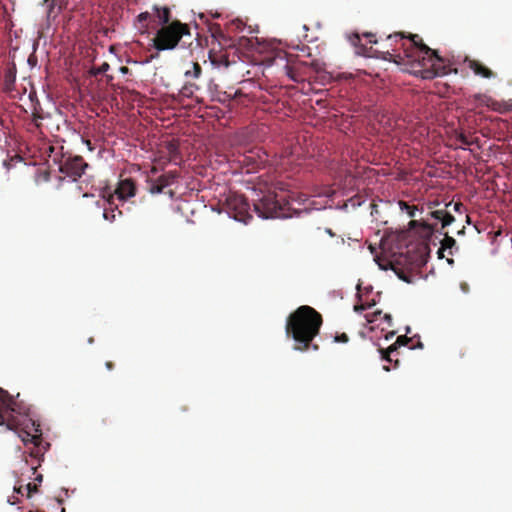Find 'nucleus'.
Instances as JSON below:
<instances>
[{
	"label": "nucleus",
	"instance_id": "25",
	"mask_svg": "<svg viewBox=\"0 0 512 512\" xmlns=\"http://www.w3.org/2000/svg\"><path fill=\"white\" fill-rule=\"evenodd\" d=\"M450 206H452V202L446 204V208H448ZM462 208H463V204L461 202H456L453 204V209L456 212H460Z\"/></svg>",
	"mask_w": 512,
	"mask_h": 512
},
{
	"label": "nucleus",
	"instance_id": "3",
	"mask_svg": "<svg viewBox=\"0 0 512 512\" xmlns=\"http://www.w3.org/2000/svg\"><path fill=\"white\" fill-rule=\"evenodd\" d=\"M429 215L441 222V229L438 230L436 228L437 224H430L427 220L421 219V220H411L409 222V228L410 229H416L418 228V233L421 235V237L425 239H430L434 232H439L440 234L444 235L443 240L441 241V247L438 250V256L439 258H443V252L447 249L450 250V254H453L452 248L456 246V241L453 237L449 236L447 232L443 233L442 229L445 227L451 225L455 218L454 216L447 211L446 209H437L434 211H431Z\"/></svg>",
	"mask_w": 512,
	"mask_h": 512
},
{
	"label": "nucleus",
	"instance_id": "18",
	"mask_svg": "<svg viewBox=\"0 0 512 512\" xmlns=\"http://www.w3.org/2000/svg\"><path fill=\"white\" fill-rule=\"evenodd\" d=\"M399 207L402 211L406 212L409 217L414 218L416 216L417 207L409 205L405 201H399Z\"/></svg>",
	"mask_w": 512,
	"mask_h": 512
},
{
	"label": "nucleus",
	"instance_id": "13",
	"mask_svg": "<svg viewBox=\"0 0 512 512\" xmlns=\"http://www.w3.org/2000/svg\"><path fill=\"white\" fill-rule=\"evenodd\" d=\"M464 63L477 76L490 79V78L495 77V75H496L491 69H489L487 66H485L483 63H481L478 60L470 59V58L466 57L464 60Z\"/></svg>",
	"mask_w": 512,
	"mask_h": 512
},
{
	"label": "nucleus",
	"instance_id": "15",
	"mask_svg": "<svg viewBox=\"0 0 512 512\" xmlns=\"http://www.w3.org/2000/svg\"><path fill=\"white\" fill-rule=\"evenodd\" d=\"M486 105L499 113H507L512 111V100H510V102H498L492 100L491 98H487Z\"/></svg>",
	"mask_w": 512,
	"mask_h": 512
},
{
	"label": "nucleus",
	"instance_id": "39",
	"mask_svg": "<svg viewBox=\"0 0 512 512\" xmlns=\"http://www.w3.org/2000/svg\"><path fill=\"white\" fill-rule=\"evenodd\" d=\"M169 150H170V152H171V153H173L174 151H176V147H175L174 145H172V144H171V145L169 146Z\"/></svg>",
	"mask_w": 512,
	"mask_h": 512
},
{
	"label": "nucleus",
	"instance_id": "11",
	"mask_svg": "<svg viewBox=\"0 0 512 512\" xmlns=\"http://www.w3.org/2000/svg\"><path fill=\"white\" fill-rule=\"evenodd\" d=\"M22 441L25 445L33 444V447L30 450V456L36 459H40L44 452L46 451V447L42 446V437L39 435H31L30 433L24 431L23 435H20Z\"/></svg>",
	"mask_w": 512,
	"mask_h": 512
},
{
	"label": "nucleus",
	"instance_id": "33",
	"mask_svg": "<svg viewBox=\"0 0 512 512\" xmlns=\"http://www.w3.org/2000/svg\"><path fill=\"white\" fill-rule=\"evenodd\" d=\"M85 144L89 148L90 151L94 150V147L92 146V143L90 140H85Z\"/></svg>",
	"mask_w": 512,
	"mask_h": 512
},
{
	"label": "nucleus",
	"instance_id": "20",
	"mask_svg": "<svg viewBox=\"0 0 512 512\" xmlns=\"http://www.w3.org/2000/svg\"><path fill=\"white\" fill-rule=\"evenodd\" d=\"M456 139L461 143L459 148L464 149L463 146L473 145V141H471L464 133H459Z\"/></svg>",
	"mask_w": 512,
	"mask_h": 512
},
{
	"label": "nucleus",
	"instance_id": "44",
	"mask_svg": "<svg viewBox=\"0 0 512 512\" xmlns=\"http://www.w3.org/2000/svg\"><path fill=\"white\" fill-rule=\"evenodd\" d=\"M36 469H37V467H32V468H31V470H32L33 474L36 472Z\"/></svg>",
	"mask_w": 512,
	"mask_h": 512
},
{
	"label": "nucleus",
	"instance_id": "22",
	"mask_svg": "<svg viewBox=\"0 0 512 512\" xmlns=\"http://www.w3.org/2000/svg\"><path fill=\"white\" fill-rule=\"evenodd\" d=\"M26 497L31 498L32 494L38 491L36 483H27L25 485Z\"/></svg>",
	"mask_w": 512,
	"mask_h": 512
},
{
	"label": "nucleus",
	"instance_id": "6",
	"mask_svg": "<svg viewBox=\"0 0 512 512\" xmlns=\"http://www.w3.org/2000/svg\"><path fill=\"white\" fill-rule=\"evenodd\" d=\"M189 34V27L179 21L160 28L153 39L154 47L158 51L174 49L183 35Z\"/></svg>",
	"mask_w": 512,
	"mask_h": 512
},
{
	"label": "nucleus",
	"instance_id": "19",
	"mask_svg": "<svg viewBox=\"0 0 512 512\" xmlns=\"http://www.w3.org/2000/svg\"><path fill=\"white\" fill-rule=\"evenodd\" d=\"M32 117H33V122L35 123L36 127L39 128L40 123L38 121L44 118V116L42 114V109L39 106V104H37V106H34Z\"/></svg>",
	"mask_w": 512,
	"mask_h": 512
},
{
	"label": "nucleus",
	"instance_id": "21",
	"mask_svg": "<svg viewBox=\"0 0 512 512\" xmlns=\"http://www.w3.org/2000/svg\"><path fill=\"white\" fill-rule=\"evenodd\" d=\"M374 305H375V301H372V302H369V303L356 304L354 306V311L358 312V313H361V312L367 310L368 308H370V307H372Z\"/></svg>",
	"mask_w": 512,
	"mask_h": 512
},
{
	"label": "nucleus",
	"instance_id": "31",
	"mask_svg": "<svg viewBox=\"0 0 512 512\" xmlns=\"http://www.w3.org/2000/svg\"><path fill=\"white\" fill-rule=\"evenodd\" d=\"M383 319L389 324L391 325L392 323V316L390 314H384L383 316Z\"/></svg>",
	"mask_w": 512,
	"mask_h": 512
},
{
	"label": "nucleus",
	"instance_id": "47",
	"mask_svg": "<svg viewBox=\"0 0 512 512\" xmlns=\"http://www.w3.org/2000/svg\"><path fill=\"white\" fill-rule=\"evenodd\" d=\"M377 41L376 40H370V43H376Z\"/></svg>",
	"mask_w": 512,
	"mask_h": 512
},
{
	"label": "nucleus",
	"instance_id": "24",
	"mask_svg": "<svg viewBox=\"0 0 512 512\" xmlns=\"http://www.w3.org/2000/svg\"><path fill=\"white\" fill-rule=\"evenodd\" d=\"M335 341L339 343H347L349 341V337L346 333H341L335 336Z\"/></svg>",
	"mask_w": 512,
	"mask_h": 512
},
{
	"label": "nucleus",
	"instance_id": "34",
	"mask_svg": "<svg viewBox=\"0 0 512 512\" xmlns=\"http://www.w3.org/2000/svg\"><path fill=\"white\" fill-rule=\"evenodd\" d=\"M313 66L316 71H320L322 69V66L318 62H314Z\"/></svg>",
	"mask_w": 512,
	"mask_h": 512
},
{
	"label": "nucleus",
	"instance_id": "1",
	"mask_svg": "<svg viewBox=\"0 0 512 512\" xmlns=\"http://www.w3.org/2000/svg\"><path fill=\"white\" fill-rule=\"evenodd\" d=\"M387 50L383 51V59L402 64L405 61L419 67L423 79L457 73L446 64L444 57L437 50L431 49L418 34L405 35L403 32L390 34L386 38Z\"/></svg>",
	"mask_w": 512,
	"mask_h": 512
},
{
	"label": "nucleus",
	"instance_id": "30",
	"mask_svg": "<svg viewBox=\"0 0 512 512\" xmlns=\"http://www.w3.org/2000/svg\"><path fill=\"white\" fill-rule=\"evenodd\" d=\"M182 93L186 96H189L190 94H192V90H189L188 85H185L182 89Z\"/></svg>",
	"mask_w": 512,
	"mask_h": 512
},
{
	"label": "nucleus",
	"instance_id": "41",
	"mask_svg": "<svg viewBox=\"0 0 512 512\" xmlns=\"http://www.w3.org/2000/svg\"><path fill=\"white\" fill-rule=\"evenodd\" d=\"M245 159L247 160H253V156L252 155H249V156H246Z\"/></svg>",
	"mask_w": 512,
	"mask_h": 512
},
{
	"label": "nucleus",
	"instance_id": "42",
	"mask_svg": "<svg viewBox=\"0 0 512 512\" xmlns=\"http://www.w3.org/2000/svg\"><path fill=\"white\" fill-rule=\"evenodd\" d=\"M466 221H467V223L471 222L470 217L468 215L466 216Z\"/></svg>",
	"mask_w": 512,
	"mask_h": 512
},
{
	"label": "nucleus",
	"instance_id": "46",
	"mask_svg": "<svg viewBox=\"0 0 512 512\" xmlns=\"http://www.w3.org/2000/svg\"><path fill=\"white\" fill-rule=\"evenodd\" d=\"M367 37H374L373 34H366Z\"/></svg>",
	"mask_w": 512,
	"mask_h": 512
},
{
	"label": "nucleus",
	"instance_id": "37",
	"mask_svg": "<svg viewBox=\"0 0 512 512\" xmlns=\"http://www.w3.org/2000/svg\"><path fill=\"white\" fill-rule=\"evenodd\" d=\"M120 71H121L122 73H124V74H125V73H128L129 69H128V67H126V66H122V67L120 68Z\"/></svg>",
	"mask_w": 512,
	"mask_h": 512
},
{
	"label": "nucleus",
	"instance_id": "43",
	"mask_svg": "<svg viewBox=\"0 0 512 512\" xmlns=\"http://www.w3.org/2000/svg\"><path fill=\"white\" fill-rule=\"evenodd\" d=\"M475 98H477V99H482V98H484V97H483V96H481V95H476V96H475Z\"/></svg>",
	"mask_w": 512,
	"mask_h": 512
},
{
	"label": "nucleus",
	"instance_id": "23",
	"mask_svg": "<svg viewBox=\"0 0 512 512\" xmlns=\"http://www.w3.org/2000/svg\"><path fill=\"white\" fill-rule=\"evenodd\" d=\"M381 314H382V311L377 310V311H375V312H373V313H371V314H366V315H365V318H366V320H367L369 323H372V322L376 321V320H377V318H378V316H380Z\"/></svg>",
	"mask_w": 512,
	"mask_h": 512
},
{
	"label": "nucleus",
	"instance_id": "5",
	"mask_svg": "<svg viewBox=\"0 0 512 512\" xmlns=\"http://www.w3.org/2000/svg\"><path fill=\"white\" fill-rule=\"evenodd\" d=\"M27 413L7 391L0 388V426L17 430L26 420Z\"/></svg>",
	"mask_w": 512,
	"mask_h": 512
},
{
	"label": "nucleus",
	"instance_id": "10",
	"mask_svg": "<svg viewBox=\"0 0 512 512\" xmlns=\"http://www.w3.org/2000/svg\"><path fill=\"white\" fill-rule=\"evenodd\" d=\"M88 167V163L85 162L83 157L74 156L68 157L60 165V171L68 177H71L74 181L80 178L85 169Z\"/></svg>",
	"mask_w": 512,
	"mask_h": 512
},
{
	"label": "nucleus",
	"instance_id": "7",
	"mask_svg": "<svg viewBox=\"0 0 512 512\" xmlns=\"http://www.w3.org/2000/svg\"><path fill=\"white\" fill-rule=\"evenodd\" d=\"M158 168L153 166L146 179V189L150 194H167L170 198H173L175 192L169 189L171 185L177 182L180 178V173L176 170L165 172L161 175L156 176Z\"/></svg>",
	"mask_w": 512,
	"mask_h": 512
},
{
	"label": "nucleus",
	"instance_id": "35",
	"mask_svg": "<svg viewBox=\"0 0 512 512\" xmlns=\"http://www.w3.org/2000/svg\"><path fill=\"white\" fill-rule=\"evenodd\" d=\"M44 3L48 4V6H49V12L48 13H50L51 10L54 8V5L52 3H49V0H44Z\"/></svg>",
	"mask_w": 512,
	"mask_h": 512
},
{
	"label": "nucleus",
	"instance_id": "28",
	"mask_svg": "<svg viewBox=\"0 0 512 512\" xmlns=\"http://www.w3.org/2000/svg\"><path fill=\"white\" fill-rule=\"evenodd\" d=\"M39 175L42 177L43 181H48L50 179V173L47 170L41 171Z\"/></svg>",
	"mask_w": 512,
	"mask_h": 512
},
{
	"label": "nucleus",
	"instance_id": "9",
	"mask_svg": "<svg viewBox=\"0 0 512 512\" xmlns=\"http://www.w3.org/2000/svg\"><path fill=\"white\" fill-rule=\"evenodd\" d=\"M155 13L152 15L149 12L140 13L137 18V27L140 30H146L148 28V21L156 22L158 25H165L170 20V10L167 7L158 8L154 7Z\"/></svg>",
	"mask_w": 512,
	"mask_h": 512
},
{
	"label": "nucleus",
	"instance_id": "38",
	"mask_svg": "<svg viewBox=\"0 0 512 512\" xmlns=\"http://www.w3.org/2000/svg\"><path fill=\"white\" fill-rule=\"evenodd\" d=\"M458 235H464L465 234V227H462V229H460L458 232H457Z\"/></svg>",
	"mask_w": 512,
	"mask_h": 512
},
{
	"label": "nucleus",
	"instance_id": "8",
	"mask_svg": "<svg viewBox=\"0 0 512 512\" xmlns=\"http://www.w3.org/2000/svg\"><path fill=\"white\" fill-rule=\"evenodd\" d=\"M225 211L233 219L246 223L251 214L250 206L243 195L232 193L225 200Z\"/></svg>",
	"mask_w": 512,
	"mask_h": 512
},
{
	"label": "nucleus",
	"instance_id": "26",
	"mask_svg": "<svg viewBox=\"0 0 512 512\" xmlns=\"http://www.w3.org/2000/svg\"><path fill=\"white\" fill-rule=\"evenodd\" d=\"M14 492L18 495L24 496L26 494L25 485H19L14 487Z\"/></svg>",
	"mask_w": 512,
	"mask_h": 512
},
{
	"label": "nucleus",
	"instance_id": "14",
	"mask_svg": "<svg viewBox=\"0 0 512 512\" xmlns=\"http://www.w3.org/2000/svg\"><path fill=\"white\" fill-rule=\"evenodd\" d=\"M410 341H411V339L405 335L399 336L397 338L396 342L394 344H392L391 346H389L386 350H383V349L380 350L382 353V359H384L387 362H391L392 361V359L390 358L391 353L396 351L398 346L406 345Z\"/></svg>",
	"mask_w": 512,
	"mask_h": 512
},
{
	"label": "nucleus",
	"instance_id": "16",
	"mask_svg": "<svg viewBox=\"0 0 512 512\" xmlns=\"http://www.w3.org/2000/svg\"><path fill=\"white\" fill-rule=\"evenodd\" d=\"M108 204L109 207L104 208L103 217L109 222H114L116 221L117 217L122 216V211H120L117 206L113 208L111 201H108Z\"/></svg>",
	"mask_w": 512,
	"mask_h": 512
},
{
	"label": "nucleus",
	"instance_id": "27",
	"mask_svg": "<svg viewBox=\"0 0 512 512\" xmlns=\"http://www.w3.org/2000/svg\"><path fill=\"white\" fill-rule=\"evenodd\" d=\"M109 69V64L104 62L97 70L96 74L104 73Z\"/></svg>",
	"mask_w": 512,
	"mask_h": 512
},
{
	"label": "nucleus",
	"instance_id": "29",
	"mask_svg": "<svg viewBox=\"0 0 512 512\" xmlns=\"http://www.w3.org/2000/svg\"><path fill=\"white\" fill-rule=\"evenodd\" d=\"M19 502V497L18 496H11L8 498V503L11 504V505H14L16 503Z\"/></svg>",
	"mask_w": 512,
	"mask_h": 512
},
{
	"label": "nucleus",
	"instance_id": "45",
	"mask_svg": "<svg viewBox=\"0 0 512 512\" xmlns=\"http://www.w3.org/2000/svg\"><path fill=\"white\" fill-rule=\"evenodd\" d=\"M328 234H330L331 236L333 235L332 231L330 229L327 230Z\"/></svg>",
	"mask_w": 512,
	"mask_h": 512
},
{
	"label": "nucleus",
	"instance_id": "36",
	"mask_svg": "<svg viewBox=\"0 0 512 512\" xmlns=\"http://www.w3.org/2000/svg\"><path fill=\"white\" fill-rule=\"evenodd\" d=\"M42 480H43V476H42V474H38V475L35 477V481H37V482H39V483H41V482H42Z\"/></svg>",
	"mask_w": 512,
	"mask_h": 512
},
{
	"label": "nucleus",
	"instance_id": "40",
	"mask_svg": "<svg viewBox=\"0 0 512 512\" xmlns=\"http://www.w3.org/2000/svg\"><path fill=\"white\" fill-rule=\"evenodd\" d=\"M470 140L473 141V144H478V142H479L478 138H474V139H470Z\"/></svg>",
	"mask_w": 512,
	"mask_h": 512
},
{
	"label": "nucleus",
	"instance_id": "2",
	"mask_svg": "<svg viewBox=\"0 0 512 512\" xmlns=\"http://www.w3.org/2000/svg\"><path fill=\"white\" fill-rule=\"evenodd\" d=\"M322 324L323 318L318 311L311 306L302 305L287 317L286 336L296 342V350H318V345L312 344V341L319 334Z\"/></svg>",
	"mask_w": 512,
	"mask_h": 512
},
{
	"label": "nucleus",
	"instance_id": "12",
	"mask_svg": "<svg viewBox=\"0 0 512 512\" xmlns=\"http://www.w3.org/2000/svg\"><path fill=\"white\" fill-rule=\"evenodd\" d=\"M136 193L135 182L128 178L121 180L115 190V195L121 201H125L130 197H133Z\"/></svg>",
	"mask_w": 512,
	"mask_h": 512
},
{
	"label": "nucleus",
	"instance_id": "4",
	"mask_svg": "<svg viewBox=\"0 0 512 512\" xmlns=\"http://www.w3.org/2000/svg\"><path fill=\"white\" fill-rule=\"evenodd\" d=\"M254 192L253 206L254 211L259 217L268 219L285 218L289 216V208L287 207L289 203L270 187L267 185L259 186Z\"/></svg>",
	"mask_w": 512,
	"mask_h": 512
},
{
	"label": "nucleus",
	"instance_id": "32",
	"mask_svg": "<svg viewBox=\"0 0 512 512\" xmlns=\"http://www.w3.org/2000/svg\"><path fill=\"white\" fill-rule=\"evenodd\" d=\"M105 366H106V368H107L108 370H112V369L114 368V363H113V362H111V361H107V362L105 363Z\"/></svg>",
	"mask_w": 512,
	"mask_h": 512
},
{
	"label": "nucleus",
	"instance_id": "17",
	"mask_svg": "<svg viewBox=\"0 0 512 512\" xmlns=\"http://www.w3.org/2000/svg\"><path fill=\"white\" fill-rule=\"evenodd\" d=\"M202 74L201 65L198 62H192L191 67L184 72L185 77L198 79Z\"/></svg>",
	"mask_w": 512,
	"mask_h": 512
}]
</instances>
